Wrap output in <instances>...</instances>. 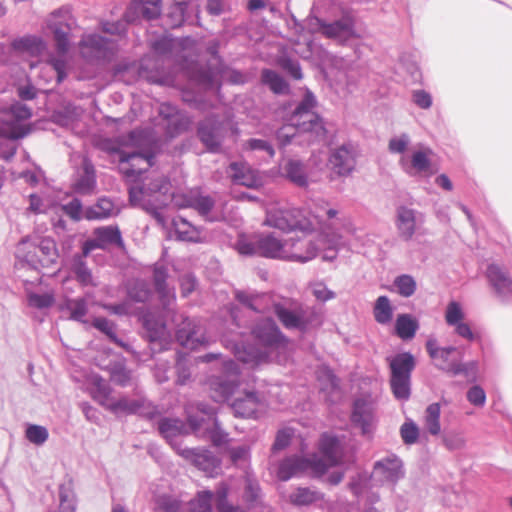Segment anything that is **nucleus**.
Instances as JSON below:
<instances>
[{
	"label": "nucleus",
	"instance_id": "f257e3e1",
	"mask_svg": "<svg viewBox=\"0 0 512 512\" xmlns=\"http://www.w3.org/2000/svg\"><path fill=\"white\" fill-rule=\"evenodd\" d=\"M167 269L162 261L155 263L153 278L155 289L159 294L163 306V314L156 315L154 312H146L141 320L146 332V337L151 343H159L164 349L171 341L169 323L176 327L175 337L177 342L185 348L195 350L205 344V338L198 335L195 322L188 317L179 315L172 307L175 302V294L166 286Z\"/></svg>",
	"mask_w": 512,
	"mask_h": 512
},
{
	"label": "nucleus",
	"instance_id": "f03ea898",
	"mask_svg": "<svg viewBox=\"0 0 512 512\" xmlns=\"http://www.w3.org/2000/svg\"><path fill=\"white\" fill-rule=\"evenodd\" d=\"M191 432L198 438L209 439L214 446L228 442V434L220 427L215 408L203 403H189L185 407Z\"/></svg>",
	"mask_w": 512,
	"mask_h": 512
},
{
	"label": "nucleus",
	"instance_id": "7ed1b4c3",
	"mask_svg": "<svg viewBox=\"0 0 512 512\" xmlns=\"http://www.w3.org/2000/svg\"><path fill=\"white\" fill-rule=\"evenodd\" d=\"M426 350L430 358L435 362V366L453 376H468L471 371L476 369L474 361L461 362V352L455 346L440 347L434 337H430L426 342Z\"/></svg>",
	"mask_w": 512,
	"mask_h": 512
},
{
	"label": "nucleus",
	"instance_id": "20e7f679",
	"mask_svg": "<svg viewBox=\"0 0 512 512\" xmlns=\"http://www.w3.org/2000/svg\"><path fill=\"white\" fill-rule=\"evenodd\" d=\"M390 368V387L397 400H408L411 394V374L416 362L409 352L387 357Z\"/></svg>",
	"mask_w": 512,
	"mask_h": 512
},
{
	"label": "nucleus",
	"instance_id": "39448f33",
	"mask_svg": "<svg viewBox=\"0 0 512 512\" xmlns=\"http://www.w3.org/2000/svg\"><path fill=\"white\" fill-rule=\"evenodd\" d=\"M234 247L241 256H279L283 244L272 233L254 232L239 233Z\"/></svg>",
	"mask_w": 512,
	"mask_h": 512
},
{
	"label": "nucleus",
	"instance_id": "423d86ee",
	"mask_svg": "<svg viewBox=\"0 0 512 512\" xmlns=\"http://www.w3.org/2000/svg\"><path fill=\"white\" fill-rule=\"evenodd\" d=\"M196 136L206 151L219 154L225 140V121L217 113H209L196 125Z\"/></svg>",
	"mask_w": 512,
	"mask_h": 512
},
{
	"label": "nucleus",
	"instance_id": "0eeeda50",
	"mask_svg": "<svg viewBox=\"0 0 512 512\" xmlns=\"http://www.w3.org/2000/svg\"><path fill=\"white\" fill-rule=\"evenodd\" d=\"M220 376L209 379L211 397L215 402H224L234 393L239 386V367L232 359L222 360Z\"/></svg>",
	"mask_w": 512,
	"mask_h": 512
},
{
	"label": "nucleus",
	"instance_id": "6e6552de",
	"mask_svg": "<svg viewBox=\"0 0 512 512\" xmlns=\"http://www.w3.org/2000/svg\"><path fill=\"white\" fill-rule=\"evenodd\" d=\"M310 24H315L317 31L326 38L338 40L342 43L358 36L355 28V18L349 12H343L338 19L332 22L314 16L310 19Z\"/></svg>",
	"mask_w": 512,
	"mask_h": 512
},
{
	"label": "nucleus",
	"instance_id": "1a4fd4ad",
	"mask_svg": "<svg viewBox=\"0 0 512 512\" xmlns=\"http://www.w3.org/2000/svg\"><path fill=\"white\" fill-rule=\"evenodd\" d=\"M96 249H120L122 252L126 253L122 233L117 225L95 228L92 232V236L83 242L82 254L80 256H88Z\"/></svg>",
	"mask_w": 512,
	"mask_h": 512
},
{
	"label": "nucleus",
	"instance_id": "9d476101",
	"mask_svg": "<svg viewBox=\"0 0 512 512\" xmlns=\"http://www.w3.org/2000/svg\"><path fill=\"white\" fill-rule=\"evenodd\" d=\"M308 473L314 478L324 475V465L317 459L313 461L311 456H290L283 459L278 466L277 476L282 481H288L292 477H298Z\"/></svg>",
	"mask_w": 512,
	"mask_h": 512
},
{
	"label": "nucleus",
	"instance_id": "9b49d317",
	"mask_svg": "<svg viewBox=\"0 0 512 512\" xmlns=\"http://www.w3.org/2000/svg\"><path fill=\"white\" fill-rule=\"evenodd\" d=\"M403 476L402 461L396 455H389L375 462L371 479L376 484L394 486Z\"/></svg>",
	"mask_w": 512,
	"mask_h": 512
},
{
	"label": "nucleus",
	"instance_id": "f8f14e48",
	"mask_svg": "<svg viewBox=\"0 0 512 512\" xmlns=\"http://www.w3.org/2000/svg\"><path fill=\"white\" fill-rule=\"evenodd\" d=\"M424 223V215L405 205L396 209V227L400 237L406 241L411 240L416 233H420Z\"/></svg>",
	"mask_w": 512,
	"mask_h": 512
},
{
	"label": "nucleus",
	"instance_id": "ddd939ff",
	"mask_svg": "<svg viewBox=\"0 0 512 512\" xmlns=\"http://www.w3.org/2000/svg\"><path fill=\"white\" fill-rule=\"evenodd\" d=\"M485 275L496 298L503 304L510 303L512 301V278L508 271L497 264H490Z\"/></svg>",
	"mask_w": 512,
	"mask_h": 512
},
{
	"label": "nucleus",
	"instance_id": "4468645a",
	"mask_svg": "<svg viewBox=\"0 0 512 512\" xmlns=\"http://www.w3.org/2000/svg\"><path fill=\"white\" fill-rule=\"evenodd\" d=\"M297 210H281L277 213L269 214L266 218L267 225L277 228L285 232L291 231H302L311 232L313 231L312 223L306 220H300L296 218Z\"/></svg>",
	"mask_w": 512,
	"mask_h": 512
},
{
	"label": "nucleus",
	"instance_id": "2eb2a0df",
	"mask_svg": "<svg viewBox=\"0 0 512 512\" xmlns=\"http://www.w3.org/2000/svg\"><path fill=\"white\" fill-rule=\"evenodd\" d=\"M106 409L114 414H139L148 418H153L156 413L155 407L143 398L129 399L122 397L117 400L111 398Z\"/></svg>",
	"mask_w": 512,
	"mask_h": 512
},
{
	"label": "nucleus",
	"instance_id": "dca6fc26",
	"mask_svg": "<svg viewBox=\"0 0 512 512\" xmlns=\"http://www.w3.org/2000/svg\"><path fill=\"white\" fill-rule=\"evenodd\" d=\"M318 450L321 453V456L316 453H313L310 456L313 461H316L317 459L322 465H324V474L329 468L340 463V442L337 437L324 433L320 437Z\"/></svg>",
	"mask_w": 512,
	"mask_h": 512
},
{
	"label": "nucleus",
	"instance_id": "f3484780",
	"mask_svg": "<svg viewBox=\"0 0 512 512\" xmlns=\"http://www.w3.org/2000/svg\"><path fill=\"white\" fill-rule=\"evenodd\" d=\"M162 0H133L124 13L128 23L139 20H154L161 15Z\"/></svg>",
	"mask_w": 512,
	"mask_h": 512
},
{
	"label": "nucleus",
	"instance_id": "a211bd4d",
	"mask_svg": "<svg viewBox=\"0 0 512 512\" xmlns=\"http://www.w3.org/2000/svg\"><path fill=\"white\" fill-rule=\"evenodd\" d=\"M252 334L264 348H278L286 341L275 321L271 318L260 320L253 328Z\"/></svg>",
	"mask_w": 512,
	"mask_h": 512
},
{
	"label": "nucleus",
	"instance_id": "6ab92c4d",
	"mask_svg": "<svg viewBox=\"0 0 512 512\" xmlns=\"http://www.w3.org/2000/svg\"><path fill=\"white\" fill-rule=\"evenodd\" d=\"M299 134H307L311 142H322L326 139L327 129L323 117L318 113H312L309 119H297L293 121Z\"/></svg>",
	"mask_w": 512,
	"mask_h": 512
},
{
	"label": "nucleus",
	"instance_id": "aec40b11",
	"mask_svg": "<svg viewBox=\"0 0 512 512\" xmlns=\"http://www.w3.org/2000/svg\"><path fill=\"white\" fill-rule=\"evenodd\" d=\"M329 162L333 171L339 176L350 175L356 163L352 148L346 144H343L331 154Z\"/></svg>",
	"mask_w": 512,
	"mask_h": 512
},
{
	"label": "nucleus",
	"instance_id": "412c9836",
	"mask_svg": "<svg viewBox=\"0 0 512 512\" xmlns=\"http://www.w3.org/2000/svg\"><path fill=\"white\" fill-rule=\"evenodd\" d=\"M228 169L231 171L230 178L233 184L252 189L261 185L260 177L245 162L233 161Z\"/></svg>",
	"mask_w": 512,
	"mask_h": 512
},
{
	"label": "nucleus",
	"instance_id": "4be33fe9",
	"mask_svg": "<svg viewBox=\"0 0 512 512\" xmlns=\"http://www.w3.org/2000/svg\"><path fill=\"white\" fill-rule=\"evenodd\" d=\"M189 2L186 0L172 1L165 8L163 22L170 29H177L183 26L188 18Z\"/></svg>",
	"mask_w": 512,
	"mask_h": 512
},
{
	"label": "nucleus",
	"instance_id": "5701e85b",
	"mask_svg": "<svg viewBox=\"0 0 512 512\" xmlns=\"http://www.w3.org/2000/svg\"><path fill=\"white\" fill-rule=\"evenodd\" d=\"M177 453L184 459L191 461L201 470H209L216 465L217 459L212 452L202 448L176 447Z\"/></svg>",
	"mask_w": 512,
	"mask_h": 512
},
{
	"label": "nucleus",
	"instance_id": "b1692460",
	"mask_svg": "<svg viewBox=\"0 0 512 512\" xmlns=\"http://www.w3.org/2000/svg\"><path fill=\"white\" fill-rule=\"evenodd\" d=\"M262 406L263 404L255 392H247L243 397L236 398L232 402L231 409L237 417L253 418L256 417Z\"/></svg>",
	"mask_w": 512,
	"mask_h": 512
},
{
	"label": "nucleus",
	"instance_id": "393cba45",
	"mask_svg": "<svg viewBox=\"0 0 512 512\" xmlns=\"http://www.w3.org/2000/svg\"><path fill=\"white\" fill-rule=\"evenodd\" d=\"M158 431L167 441H169L175 450L176 447H180V445L173 443V439L179 435L192 433L189 423L185 424L178 418L169 417H164L159 420Z\"/></svg>",
	"mask_w": 512,
	"mask_h": 512
},
{
	"label": "nucleus",
	"instance_id": "a878e982",
	"mask_svg": "<svg viewBox=\"0 0 512 512\" xmlns=\"http://www.w3.org/2000/svg\"><path fill=\"white\" fill-rule=\"evenodd\" d=\"M119 213L111 198L103 196L98 198L96 203L84 209V218L88 221L104 220Z\"/></svg>",
	"mask_w": 512,
	"mask_h": 512
},
{
	"label": "nucleus",
	"instance_id": "bb28decb",
	"mask_svg": "<svg viewBox=\"0 0 512 512\" xmlns=\"http://www.w3.org/2000/svg\"><path fill=\"white\" fill-rule=\"evenodd\" d=\"M352 421L359 426L363 434H368L373 426V413L371 406L362 399H357L353 405Z\"/></svg>",
	"mask_w": 512,
	"mask_h": 512
},
{
	"label": "nucleus",
	"instance_id": "cd10ccee",
	"mask_svg": "<svg viewBox=\"0 0 512 512\" xmlns=\"http://www.w3.org/2000/svg\"><path fill=\"white\" fill-rule=\"evenodd\" d=\"M53 34L54 46L59 56H65L70 49L71 26L68 22L51 23L48 25Z\"/></svg>",
	"mask_w": 512,
	"mask_h": 512
},
{
	"label": "nucleus",
	"instance_id": "c85d7f7f",
	"mask_svg": "<svg viewBox=\"0 0 512 512\" xmlns=\"http://www.w3.org/2000/svg\"><path fill=\"white\" fill-rule=\"evenodd\" d=\"M261 83L267 86L275 95H288L290 93V84L275 70L264 68L261 71Z\"/></svg>",
	"mask_w": 512,
	"mask_h": 512
},
{
	"label": "nucleus",
	"instance_id": "c756f323",
	"mask_svg": "<svg viewBox=\"0 0 512 512\" xmlns=\"http://www.w3.org/2000/svg\"><path fill=\"white\" fill-rule=\"evenodd\" d=\"M188 207L196 210L198 214L207 222H216L219 219L211 216V212L215 207V200L210 195L196 194L192 195L188 200Z\"/></svg>",
	"mask_w": 512,
	"mask_h": 512
},
{
	"label": "nucleus",
	"instance_id": "7c9ffc66",
	"mask_svg": "<svg viewBox=\"0 0 512 512\" xmlns=\"http://www.w3.org/2000/svg\"><path fill=\"white\" fill-rule=\"evenodd\" d=\"M12 47L17 51L38 55L45 50L46 43L41 37L35 35H25L14 39L12 42Z\"/></svg>",
	"mask_w": 512,
	"mask_h": 512
},
{
	"label": "nucleus",
	"instance_id": "2f4dec72",
	"mask_svg": "<svg viewBox=\"0 0 512 512\" xmlns=\"http://www.w3.org/2000/svg\"><path fill=\"white\" fill-rule=\"evenodd\" d=\"M317 380L320 383L322 391H326L331 396V401L339 396V381L333 371L327 366H320L316 372Z\"/></svg>",
	"mask_w": 512,
	"mask_h": 512
},
{
	"label": "nucleus",
	"instance_id": "473e14b6",
	"mask_svg": "<svg viewBox=\"0 0 512 512\" xmlns=\"http://www.w3.org/2000/svg\"><path fill=\"white\" fill-rule=\"evenodd\" d=\"M317 105L318 100L315 94L308 87H305L301 100L291 113V121L311 116L313 109L316 108Z\"/></svg>",
	"mask_w": 512,
	"mask_h": 512
},
{
	"label": "nucleus",
	"instance_id": "72a5a7b5",
	"mask_svg": "<svg viewBox=\"0 0 512 512\" xmlns=\"http://www.w3.org/2000/svg\"><path fill=\"white\" fill-rule=\"evenodd\" d=\"M400 165L405 173L413 176L415 173L412 170H415L417 173L429 171L431 168V160L426 152L417 150L411 155L410 165H408L404 159L400 160Z\"/></svg>",
	"mask_w": 512,
	"mask_h": 512
},
{
	"label": "nucleus",
	"instance_id": "f704fd0d",
	"mask_svg": "<svg viewBox=\"0 0 512 512\" xmlns=\"http://www.w3.org/2000/svg\"><path fill=\"white\" fill-rule=\"evenodd\" d=\"M274 311L285 328L298 329L300 331H305L307 329V323L303 317L285 308L284 306L276 304Z\"/></svg>",
	"mask_w": 512,
	"mask_h": 512
},
{
	"label": "nucleus",
	"instance_id": "c9c22d12",
	"mask_svg": "<svg viewBox=\"0 0 512 512\" xmlns=\"http://www.w3.org/2000/svg\"><path fill=\"white\" fill-rule=\"evenodd\" d=\"M27 306L39 311L50 309L55 303V295L52 291L37 293L29 288H25Z\"/></svg>",
	"mask_w": 512,
	"mask_h": 512
},
{
	"label": "nucleus",
	"instance_id": "e433bc0d",
	"mask_svg": "<svg viewBox=\"0 0 512 512\" xmlns=\"http://www.w3.org/2000/svg\"><path fill=\"white\" fill-rule=\"evenodd\" d=\"M95 187L96 175L94 166L89 162H85L83 165V173L74 183L73 189L78 194L86 195L93 192Z\"/></svg>",
	"mask_w": 512,
	"mask_h": 512
},
{
	"label": "nucleus",
	"instance_id": "4c0bfd02",
	"mask_svg": "<svg viewBox=\"0 0 512 512\" xmlns=\"http://www.w3.org/2000/svg\"><path fill=\"white\" fill-rule=\"evenodd\" d=\"M419 328L416 318L410 314H399L395 321V332L402 340L412 339Z\"/></svg>",
	"mask_w": 512,
	"mask_h": 512
},
{
	"label": "nucleus",
	"instance_id": "58836bf2",
	"mask_svg": "<svg viewBox=\"0 0 512 512\" xmlns=\"http://www.w3.org/2000/svg\"><path fill=\"white\" fill-rule=\"evenodd\" d=\"M284 175L290 182L299 187L308 185V177L300 160L289 159L284 165Z\"/></svg>",
	"mask_w": 512,
	"mask_h": 512
},
{
	"label": "nucleus",
	"instance_id": "ea45409f",
	"mask_svg": "<svg viewBox=\"0 0 512 512\" xmlns=\"http://www.w3.org/2000/svg\"><path fill=\"white\" fill-rule=\"evenodd\" d=\"M440 415L441 406L439 403L428 405L424 411L423 424L426 431L432 436H438L441 433Z\"/></svg>",
	"mask_w": 512,
	"mask_h": 512
},
{
	"label": "nucleus",
	"instance_id": "a19ab883",
	"mask_svg": "<svg viewBox=\"0 0 512 512\" xmlns=\"http://www.w3.org/2000/svg\"><path fill=\"white\" fill-rule=\"evenodd\" d=\"M234 355L237 360L243 363L259 364L266 360L267 352L262 349L246 347L236 344L234 347Z\"/></svg>",
	"mask_w": 512,
	"mask_h": 512
},
{
	"label": "nucleus",
	"instance_id": "79ce46f5",
	"mask_svg": "<svg viewBox=\"0 0 512 512\" xmlns=\"http://www.w3.org/2000/svg\"><path fill=\"white\" fill-rule=\"evenodd\" d=\"M90 394L92 398L97 401L101 406L105 407L111 400L110 393L111 389L104 379L98 375H94L91 378Z\"/></svg>",
	"mask_w": 512,
	"mask_h": 512
},
{
	"label": "nucleus",
	"instance_id": "37998d69",
	"mask_svg": "<svg viewBox=\"0 0 512 512\" xmlns=\"http://www.w3.org/2000/svg\"><path fill=\"white\" fill-rule=\"evenodd\" d=\"M290 501L297 506L310 505L323 498L320 491L309 487H298L290 496Z\"/></svg>",
	"mask_w": 512,
	"mask_h": 512
},
{
	"label": "nucleus",
	"instance_id": "c03bdc74",
	"mask_svg": "<svg viewBox=\"0 0 512 512\" xmlns=\"http://www.w3.org/2000/svg\"><path fill=\"white\" fill-rule=\"evenodd\" d=\"M78 107L73 103H67L52 114L53 122L60 126H69L79 119Z\"/></svg>",
	"mask_w": 512,
	"mask_h": 512
},
{
	"label": "nucleus",
	"instance_id": "a18cd8bd",
	"mask_svg": "<svg viewBox=\"0 0 512 512\" xmlns=\"http://www.w3.org/2000/svg\"><path fill=\"white\" fill-rule=\"evenodd\" d=\"M109 44V38L97 33L85 35L80 41V46L103 55H106L110 51Z\"/></svg>",
	"mask_w": 512,
	"mask_h": 512
},
{
	"label": "nucleus",
	"instance_id": "49530a36",
	"mask_svg": "<svg viewBox=\"0 0 512 512\" xmlns=\"http://www.w3.org/2000/svg\"><path fill=\"white\" fill-rule=\"evenodd\" d=\"M373 314L375 321L379 324L385 325L391 322L393 318V307L387 296H380L377 298Z\"/></svg>",
	"mask_w": 512,
	"mask_h": 512
},
{
	"label": "nucleus",
	"instance_id": "de8ad7c7",
	"mask_svg": "<svg viewBox=\"0 0 512 512\" xmlns=\"http://www.w3.org/2000/svg\"><path fill=\"white\" fill-rule=\"evenodd\" d=\"M60 506L59 512H75L76 497L73 491L72 482L68 481L59 486Z\"/></svg>",
	"mask_w": 512,
	"mask_h": 512
},
{
	"label": "nucleus",
	"instance_id": "09e8293b",
	"mask_svg": "<svg viewBox=\"0 0 512 512\" xmlns=\"http://www.w3.org/2000/svg\"><path fill=\"white\" fill-rule=\"evenodd\" d=\"M64 307L70 312V319L86 323L85 316L88 312L87 300L83 297L67 299Z\"/></svg>",
	"mask_w": 512,
	"mask_h": 512
},
{
	"label": "nucleus",
	"instance_id": "8fccbe9b",
	"mask_svg": "<svg viewBox=\"0 0 512 512\" xmlns=\"http://www.w3.org/2000/svg\"><path fill=\"white\" fill-rule=\"evenodd\" d=\"M216 504V491H201L197 494L196 499L191 501L192 512H214L212 503Z\"/></svg>",
	"mask_w": 512,
	"mask_h": 512
},
{
	"label": "nucleus",
	"instance_id": "3c124183",
	"mask_svg": "<svg viewBox=\"0 0 512 512\" xmlns=\"http://www.w3.org/2000/svg\"><path fill=\"white\" fill-rule=\"evenodd\" d=\"M128 296L136 302H145L151 296V290L147 282L134 280L127 287Z\"/></svg>",
	"mask_w": 512,
	"mask_h": 512
},
{
	"label": "nucleus",
	"instance_id": "603ef678",
	"mask_svg": "<svg viewBox=\"0 0 512 512\" xmlns=\"http://www.w3.org/2000/svg\"><path fill=\"white\" fill-rule=\"evenodd\" d=\"M144 188L145 191L150 194L159 193L161 195H167L172 188V184L168 176L160 175L150 178Z\"/></svg>",
	"mask_w": 512,
	"mask_h": 512
},
{
	"label": "nucleus",
	"instance_id": "864d4df0",
	"mask_svg": "<svg viewBox=\"0 0 512 512\" xmlns=\"http://www.w3.org/2000/svg\"><path fill=\"white\" fill-rule=\"evenodd\" d=\"M298 130L295 123L291 125H283L275 132V139L279 149H285L287 146L293 143V140L298 135Z\"/></svg>",
	"mask_w": 512,
	"mask_h": 512
},
{
	"label": "nucleus",
	"instance_id": "5fc2aeb1",
	"mask_svg": "<svg viewBox=\"0 0 512 512\" xmlns=\"http://www.w3.org/2000/svg\"><path fill=\"white\" fill-rule=\"evenodd\" d=\"M26 439L37 446L43 445L49 438L46 427L37 424H28L25 430Z\"/></svg>",
	"mask_w": 512,
	"mask_h": 512
},
{
	"label": "nucleus",
	"instance_id": "6e6d98bb",
	"mask_svg": "<svg viewBox=\"0 0 512 512\" xmlns=\"http://www.w3.org/2000/svg\"><path fill=\"white\" fill-rule=\"evenodd\" d=\"M228 486L221 483L216 488V508L218 512H245L239 507L232 506L227 501Z\"/></svg>",
	"mask_w": 512,
	"mask_h": 512
},
{
	"label": "nucleus",
	"instance_id": "4d7b16f0",
	"mask_svg": "<svg viewBox=\"0 0 512 512\" xmlns=\"http://www.w3.org/2000/svg\"><path fill=\"white\" fill-rule=\"evenodd\" d=\"M191 125V119L184 115H178L173 119L168 120L166 125V133L170 137H176L181 133L187 131Z\"/></svg>",
	"mask_w": 512,
	"mask_h": 512
},
{
	"label": "nucleus",
	"instance_id": "13d9d810",
	"mask_svg": "<svg viewBox=\"0 0 512 512\" xmlns=\"http://www.w3.org/2000/svg\"><path fill=\"white\" fill-rule=\"evenodd\" d=\"M278 64L291 78L295 80L303 78L302 68L298 60L283 55L279 58Z\"/></svg>",
	"mask_w": 512,
	"mask_h": 512
},
{
	"label": "nucleus",
	"instance_id": "bf43d9fd",
	"mask_svg": "<svg viewBox=\"0 0 512 512\" xmlns=\"http://www.w3.org/2000/svg\"><path fill=\"white\" fill-rule=\"evenodd\" d=\"M419 427L412 419H407L400 427V435L406 445H413L418 441Z\"/></svg>",
	"mask_w": 512,
	"mask_h": 512
},
{
	"label": "nucleus",
	"instance_id": "052dcab7",
	"mask_svg": "<svg viewBox=\"0 0 512 512\" xmlns=\"http://www.w3.org/2000/svg\"><path fill=\"white\" fill-rule=\"evenodd\" d=\"M93 326L104 333L111 341L122 345L116 335V326L115 324L104 317H97L93 320Z\"/></svg>",
	"mask_w": 512,
	"mask_h": 512
},
{
	"label": "nucleus",
	"instance_id": "680f3d73",
	"mask_svg": "<svg viewBox=\"0 0 512 512\" xmlns=\"http://www.w3.org/2000/svg\"><path fill=\"white\" fill-rule=\"evenodd\" d=\"M243 148L250 151H262L265 152L269 157H274L275 149L273 145L264 139L249 138L243 144Z\"/></svg>",
	"mask_w": 512,
	"mask_h": 512
},
{
	"label": "nucleus",
	"instance_id": "e2e57ef3",
	"mask_svg": "<svg viewBox=\"0 0 512 512\" xmlns=\"http://www.w3.org/2000/svg\"><path fill=\"white\" fill-rule=\"evenodd\" d=\"M110 378L114 383L124 387L128 385L131 375L122 362L119 361L110 367Z\"/></svg>",
	"mask_w": 512,
	"mask_h": 512
},
{
	"label": "nucleus",
	"instance_id": "0e129e2a",
	"mask_svg": "<svg viewBox=\"0 0 512 512\" xmlns=\"http://www.w3.org/2000/svg\"><path fill=\"white\" fill-rule=\"evenodd\" d=\"M464 312L461 305L456 301H451L445 311V320L449 326H454L463 322Z\"/></svg>",
	"mask_w": 512,
	"mask_h": 512
},
{
	"label": "nucleus",
	"instance_id": "69168bd1",
	"mask_svg": "<svg viewBox=\"0 0 512 512\" xmlns=\"http://www.w3.org/2000/svg\"><path fill=\"white\" fill-rule=\"evenodd\" d=\"M394 284L398 293L403 297H410L416 290V283L409 275H401L397 277Z\"/></svg>",
	"mask_w": 512,
	"mask_h": 512
},
{
	"label": "nucleus",
	"instance_id": "338daca9",
	"mask_svg": "<svg viewBox=\"0 0 512 512\" xmlns=\"http://www.w3.org/2000/svg\"><path fill=\"white\" fill-rule=\"evenodd\" d=\"M61 210L74 221L84 218V209L79 198H73L66 204L61 205Z\"/></svg>",
	"mask_w": 512,
	"mask_h": 512
},
{
	"label": "nucleus",
	"instance_id": "774afa93",
	"mask_svg": "<svg viewBox=\"0 0 512 512\" xmlns=\"http://www.w3.org/2000/svg\"><path fill=\"white\" fill-rule=\"evenodd\" d=\"M155 509L157 512H179L180 503L171 496L162 495L156 498Z\"/></svg>",
	"mask_w": 512,
	"mask_h": 512
}]
</instances>
